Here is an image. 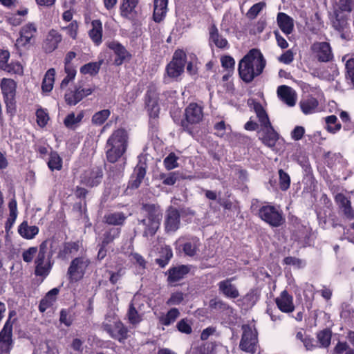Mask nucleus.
<instances>
[{
	"instance_id": "f257e3e1",
	"label": "nucleus",
	"mask_w": 354,
	"mask_h": 354,
	"mask_svg": "<svg viewBox=\"0 0 354 354\" xmlns=\"http://www.w3.org/2000/svg\"><path fill=\"white\" fill-rule=\"evenodd\" d=\"M266 61L259 50H250L239 63V74L245 83L251 82L261 75L266 66Z\"/></svg>"
},
{
	"instance_id": "f03ea898",
	"label": "nucleus",
	"mask_w": 354,
	"mask_h": 354,
	"mask_svg": "<svg viewBox=\"0 0 354 354\" xmlns=\"http://www.w3.org/2000/svg\"><path fill=\"white\" fill-rule=\"evenodd\" d=\"M128 133L124 129H118L111 133L105 147L109 162H117L125 153L128 146Z\"/></svg>"
},
{
	"instance_id": "7ed1b4c3",
	"label": "nucleus",
	"mask_w": 354,
	"mask_h": 354,
	"mask_svg": "<svg viewBox=\"0 0 354 354\" xmlns=\"http://www.w3.org/2000/svg\"><path fill=\"white\" fill-rule=\"evenodd\" d=\"M259 218L272 227L281 226L286 221L282 210L279 207L265 205L259 209Z\"/></svg>"
},
{
	"instance_id": "20e7f679",
	"label": "nucleus",
	"mask_w": 354,
	"mask_h": 354,
	"mask_svg": "<svg viewBox=\"0 0 354 354\" xmlns=\"http://www.w3.org/2000/svg\"><path fill=\"white\" fill-rule=\"evenodd\" d=\"M185 118L181 120L180 125L183 131L193 134V127L198 124L203 118L202 106L196 103H191L185 110Z\"/></svg>"
},
{
	"instance_id": "39448f33",
	"label": "nucleus",
	"mask_w": 354,
	"mask_h": 354,
	"mask_svg": "<svg viewBox=\"0 0 354 354\" xmlns=\"http://www.w3.org/2000/svg\"><path fill=\"white\" fill-rule=\"evenodd\" d=\"M242 330L240 348L246 353H254L258 344V333L256 328L254 326L246 324L242 326Z\"/></svg>"
},
{
	"instance_id": "423d86ee",
	"label": "nucleus",
	"mask_w": 354,
	"mask_h": 354,
	"mask_svg": "<svg viewBox=\"0 0 354 354\" xmlns=\"http://www.w3.org/2000/svg\"><path fill=\"white\" fill-rule=\"evenodd\" d=\"M51 259L52 257H49L48 252L39 248L38 254L35 261V273L37 276L46 277L48 275L53 265Z\"/></svg>"
},
{
	"instance_id": "0eeeda50",
	"label": "nucleus",
	"mask_w": 354,
	"mask_h": 354,
	"mask_svg": "<svg viewBox=\"0 0 354 354\" xmlns=\"http://www.w3.org/2000/svg\"><path fill=\"white\" fill-rule=\"evenodd\" d=\"M90 263L88 259L77 257L74 259L68 269L67 274L71 281H77L81 279Z\"/></svg>"
},
{
	"instance_id": "6e6552de",
	"label": "nucleus",
	"mask_w": 354,
	"mask_h": 354,
	"mask_svg": "<svg viewBox=\"0 0 354 354\" xmlns=\"http://www.w3.org/2000/svg\"><path fill=\"white\" fill-rule=\"evenodd\" d=\"M186 62V54L183 50H176L173 59L167 66V72L169 77H177L184 71Z\"/></svg>"
},
{
	"instance_id": "1a4fd4ad",
	"label": "nucleus",
	"mask_w": 354,
	"mask_h": 354,
	"mask_svg": "<svg viewBox=\"0 0 354 354\" xmlns=\"http://www.w3.org/2000/svg\"><path fill=\"white\" fill-rule=\"evenodd\" d=\"M36 33L37 27L34 24L28 23L22 26L19 31V37L17 39L15 43L17 49L19 50L32 44Z\"/></svg>"
},
{
	"instance_id": "9d476101",
	"label": "nucleus",
	"mask_w": 354,
	"mask_h": 354,
	"mask_svg": "<svg viewBox=\"0 0 354 354\" xmlns=\"http://www.w3.org/2000/svg\"><path fill=\"white\" fill-rule=\"evenodd\" d=\"M164 225L167 233H172L179 229L180 216L176 208L172 206L168 207L165 216Z\"/></svg>"
},
{
	"instance_id": "9b49d317",
	"label": "nucleus",
	"mask_w": 354,
	"mask_h": 354,
	"mask_svg": "<svg viewBox=\"0 0 354 354\" xmlns=\"http://www.w3.org/2000/svg\"><path fill=\"white\" fill-rule=\"evenodd\" d=\"M12 324L6 322L3 328L0 331V354H9L12 348Z\"/></svg>"
},
{
	"instance_id": "f8f14e48",
	"label": "nucleus",
	"mask_w": 354,
	"mask_h": 354,
	"mask_svg": "<svg viewBox=\"0 0 354 354\" xmlns=\"http://www.w3.org/2000/svg\"><path fill=\"white\" fill-rule=\"evenodd\" d=\"M311 49L321 62H328L333 58L331 47L328 42H315L312 45Z\"/></svg>"
},
{
	"instance_id": "ddd939ff",
	"label": "nucleus",
	"mask_w": 354,
	"mask_h": 354,
	"mask_svg": "<svg viewBox=\"0 0 354 354\" xmlns=\"http://www.w3.org/2000/svg\"><path fill=\"white\" fill-rule=\"evenodd\" d=\"M92 93L91 88H83L81 86H75L74 90H69L65 93V102L70 106H74Z\"/></svg>"
},
{
	"instance_id": "4468645a",
	"label": "nucleus",
	"mask_w": 354,
	"mask_h": 354,
	"mask_svg": "<svg viewBox=\"0 0 354 354\" xmlns=\"http://www.w3.org/2000/svg\"><path fill=\"white\" fill-rule=\"evenodd\" d=\"M158 93L155 87H149L145 97V104L151 118H156L160 112Z\"/></svg>"
},
{
	"instance_id": "2eb2a0df",
	"label": "nucleus",
	"mask_w": 354,
	"mask_h": 354,
	"mask_svg": "<svg viewBox=\"0 0 354 354\" xmlns=\"http://www.w3.org/2000/svg\"><path fill=\"white\" fill-rule=\"evenodd\" d=\"M103 328L112 338L118 340L120 342H123L127 338V328L121 322H115L113 325L104 324Z\"/></svg>"
},
{
	"instance_id": "dca6fc26",
	"label": "nucleus",
	"mask_w": 354,
	"mask_h": 354,
	"mask_svg": "<svg viewBox=\"0 0 354 354\" xmlns=\"http://www.w3.org/2000/svg\"><path fill=\"white\" fill-rule=\"evenodd\" d=\"M16 87V82L12 79L3 78L1 80V88L3 95L4 102L8 107L13 104Z\"/></svg>"
},
{
	"instance_id": "f3484780",
	"label": "nucleus",
	"mask_w": 354,
	"mask_h": 354,
	"mask_svg": "<svg viewBox=\"0 0 354 354\" xmlns=\"http://www.w3.org/2000/svg\"><path fill=\"white\" fill-rule=\"evenodd\" d=\"M102 176V169L99 167H95L85 171L81 176V182L86 186L93 187L101 183Z\"/></svg>"
},
{
	"instance_id": "a211bd4d",
	"label": "nucleus",
	"mask_w": 354,
	"mask_h": 354,
	"mask_svg": "<svg viewBox=\"0 0 354 354\" xmlns=\"http://www.w3.org/2000/svg\"><path fill=\"white\" fill-rule=\"evenodd\" d=\"M145 218L144 219L161 223L162 211L160 206L153 203H143L141 207Z\"/></svg>"
},
{
	"instance_id": "6ab92c4d",
	"label": "nucleus",
	"mask_w": 354,
	"mask_h": 354,
	"mask_svg": "<svg viewBox=\"0 0 354 354\" xmlns=\"http://www.w3.org/2000/svg\"><path fill=\"white\" fill-rule=\"evenodd\" d=\"M275 303L283 313H290L295 310L293 297L286 290L281 292L280 295L275 299Z\"/></svg>"
},
{
	"instance_id": "aec40b11",
	"label": "nucleus",
	"mask_w": 354,
	"mask_h": 354,
	"mask_svg": "<svg viewBox=\"0 0 354 354\" xmlns=\"http://www.w3.org/2000/svg\"><path fill=\"white\" fill-rule=\"evenodd\" d=\"M234 277L223 280L218 283V290L225 297L230 299H236L239 297V292L235 285L232 284Z\"/></svg>"
},
{
	"instance_id": "412c9836",
	"label": "nucleus",
	"mask_w": 354,
	"mask_h": 354,
	"mask_svg": "<svg viewBox=\"0 0 354 354\" xmlns=\"http://www.w3.org/2000/svg\"><path fill=\"white\" fill-rule=\"evenodd\" d=\"M335 201L339 207L342 210L345 217L349 220L354 218V210L351 207V203L344 194L342 193L336 194Z\"/></svg>"
},
{
	"instance_id": "4be33fe9",
	"label": "nucleus",
	"mask_w": 354,
	"mask_h": 354,
	"mask_svg": "<svg viewBox=\"0 0 354 354\" xmlns=\"http://www.w3.org/2000/svg\"><path fill=\"white\" fill-rule=\"evenodd\" d=\"M277 95L288 106H295L296 103V93L291 87L286 85L279 86L277 88Z\"/></svg>"
},
{
	"instance_id": "5701e85b",
	"label": "nucleus",
	"mask_w": 354,
	"mask_h": 354,
	"mask_svg": "<svg viewBox=\"0 0 354 354\" xmlns=\"http://www.w3.org/2000/svg\"><path fill=\"white\" fill-rule=\"evenodd\" d=\"M62 37L57 30H50L44 42V48L46 53H51L55 50L61 42Z\"/></svg>"
},
{
	"instance_id": "b1692460",
	"label": "nucleus",
	"mask_w": 354,
	"mask_h": 354,
	"mask_svg": "<svg viewBox=\"0 0 354 354\" xmlns=\"http://www.w3.org/2000/svg\"><path fill=\"white\" fill-rule=\"evenodd\" d=\"M146 175V165L145 163L137 165L135 167L131 180L129 183V187L137 189L140 185Z\"/></svg>"
},
{
	"instance_id": "393cba45",
	"label": "nucleus",
	"mask_w": 354,
	"mask_h": 354,
	"mask_svg": "<svg viewBox=\"0 0 354 354\" xmlns=\"http://www.w3.org/2000/svg\"><path fill=\"white\" fill-rule=\"evenodd\" d=\"M201 245L199 239L194 236L182 245V249L186 256L194 257L198 255Z\"/></svg>"
},
{
	"instance_id": "a878e982",
	"label": "nucleus",
	"mask_w": 354,
	"mask_h": 354,
	"mask_svg": "<svg viewBox=\"0 0 354 354\" xmlns=\"http://www.w3.org/2000/svg\"><path fill=\"white\" fill-rule=\"evenodd\" d=\"M109 48L112 49L116 55L114 63L117 66L121 65L124 60L129 58L130 55L125 48L118 42H111L109 44Z\"/></svg>"
},
{
	"instance_id": "bb28decb",
	"label": "nucleus",
	"mask_w": 354,
	"mask_h": 354,
	"mask_svg": "<svg viewBox=\"0 0 354 354\" xmlns=\"http://www.w3.org/2000/svg\"><path fill=\"white\" fill-rule=\"evenodd\" d=\"M168 0H154L153 1V20L160 23L166 16L167 12Z\"/></svg>"
},
{
	"instance_id": "cd10ccee",
	"label": "nucleus",
	"mask_w": 354,
	"mask_h": 354,
	"mask_svg": "<svg viewBox=\"0 0 354 354\" xmlns=\"http://www.w3.org/2000/svg\"><path fill=\"white\" fill-rule=\"evenodd\" d=\"M189 268L187 266L181 265L176 267H173L168 270L167 281L169 283H174L183 279L184 277L188 274Z\"/></svg>"
},
{
	"instance_id": "c85d7f7f",
	"label": "nucleus",
	"mask_w": 354,
	"mask_h": 354,
	"mask_svg": "<svg viewBox=\"0 0 354 354\" xmlns=\"http://www.w3.org/2000/svg\"><path fill=\"white\" fill-rule=\"evenodd\" d=\"M263 135L261 138L262 142L269 147H273L279 138L278 133L274 131L272 124L263 127Z\"/></svg>"
},
{
	"instance_id": "c756f323",
	"label": "nucleus",
	"mask_w": 354,
	"mask_h": 354,
	"mask_svg": "<svg viewBox=\"0 0 354 354\" xmlns=\"http://www.w3.org/2000/svg\"><path fill=\"white\" fill-rule=\"evenodd\" d=\"M277 24L280 29L286 35L290 34L294 28L292 18L283 12L277 15Z\"/></svg>"
},
{
	"instance_id": "7c9ffc66",
	"label": "nucleus",
	"mask_w": 354,
	"mask_h": 354,
	"mask_svg": "<svg viewBox=\"0 0 354 354\" xmlns=\"http://www.w3.org/2000/svg\"><path fill=\"white\" fill-rule=\"evenodd\" d=\"M59 292V290L57 288H54L46 293L39 305V310L41 313L45 312L48 308L53 306V303L56 301L57 295Z\"/></svg>"
},
{
	"instance_id": "2f4dec72",
	"label": "nucleus",
	"mask_w": 354,
	"mask_h": 354,
	"mask_svg": "<svg viewBox=\"0 0 354 354\" xmlns=\"http://www.w3.org/2000/svg\"><path fill=\"white\" fill-rule=\"evenodd\" d=\"M138 224L143 226L142 236L145 238L153 236L158 229L160 223L146 219L138 220Z\"/></svg>"
},
{
	"instance_id": "473e14b6",
	"label": "nucleus",
	"mask_w": 354,
	"mask_h": 354,
	"mask_svg": "<svg viewBox=\"0 0 354 354\" xmlns=\"http://www.w3.org/2000/svg\"><path fill=\"white\" fill-rule=\"evenodd\" d=\"M209 41L213 42L215 46L219 48L228 47L227 39L223 37L218 32V30L215 25H212L209 30Z\"/></svg>"
},
{
	"instance_id": "72a5a7b5",
	"label": "nucleus",
	"mask_w": 354,
	"mask_h": 354,
	"mask_svg": "<svg viewBox=\"0 0 354 354\" xmlns=\"http://www.w3.org/2000/svg\"><path fill=\"white\" fill-rule=\"evenodd\" d=\"M319 102L317 100L312 96H308L299 102V106L302 112L306 114H312L317 109Z\"/></svg>"
},
{
	"instance_id": "f704fd0d",
	"label": "nucleus",
	"mask_w": 354,
	"mask_h": 354,
	"mask_svg": "<svg viewBox=\"0 0 354 354\" xmlns=\"http://www.w3.org/2000/svg\"><path fill=\"white\" fill-rule=\"evenodd\" d=\"M127 217L123 212H115L106 214L103 217V221L111 225H122Z\"/></svg>"
},
{
	"instance_id": "c9c22d12",
	"label": "nucleus",
	"mask_w": 354,
	"mask_h": 354,
	"mask_svg": "<svg viewBox=\"0 0 354 354\" xmlns=\"http://www.w3.org/2000/svg\"><path fill=\"white\" fill-rule=\"evenodd\" d=\"M253 109L256 113L259 122L261 124V128L269 126L271 124L268 115L259 102H253Z\"/></svg>"
},
{
	"instance_id": "e433bc0d",
	"label": "nucleus",
	"mask_w": 354,
	"mask_h": 354,
	"mask_svg": "<svg viewBox=\"0 0 354 354\" xmlns=\"http://www.w3.org/2000/svg\"><path fill=\"white\" fill-rule=\"evenodd\" d=\"M92 28L89 30L88 35L91 39L96 44L102 42V25L100 20H93L91 23Z\"/></svg>"
},
{
	"instance_id": "4c0bfd02",
	"label": "nucleus",
	"mask_w": 354,
	"mask_h": 354,
	"mask_svg": "<svg viewBox=\"0 0 354 354\" xmlns=\"http://www.w3.org/2000/svg\"><path fill=\"white\" fill-rule=\"evenodd\" d=\"M19 234L26 239H33L39 232V228L37 226H29L26 221H24L19 227Z\"/></svg>"
},
{
	"instance_id": "58836bf2",
	"label": "nucleus",
	"mask_w": 354,
	"mask_h": 354,
	"mask_svg": "<svg viewBox=\"0 0 354 354\" xmlns=\"http://www.w3.org/2000/svg\"><path fill=\"white\" fill-rule=\"evenodd\" d=\"M335 19L333 21V27L336 30H344L348 28V18L345 12L334 11Z\"/></svg>"
},
{
	"instance_id": "ea45409f",
	"label": "nucleus",
	"mask_w": 354,
	"mask_h": 354,
	"mask_svg": "<svg viewBox=\"0 0 354 354\" xmlns=\"http://www.w3.org/2000/svg\"><path fill=\"white\" fill-rule=\"evenodd\" d=\"M59 245V241L57 239L53 237L44 241L39 245V248L48 252L49 254V257H53V255L56 252Z\"/></svg>"
},
{
	"instance_id": "a19ab883",
	"label": "nucleus",
	"mask_w": 354,
	"mask_h": 354,
	"mask_svg": "<svg viewBox=\"0 0 354 354\" xmlns=\"http://www.w3.org/2000/svg\"><path fill=\"white\" fill-rule=\"evenodd\" d=\"M55 70L50 68L46 73L43 79L41 89L43 92L48 93L52 91L55 82Z\"/></svg>"
},
{
	"instance_id": "79ce46f5",
	"label": "nucleus",
	"mask_w": 354,
	"mask_h": 354,
	"mask_svg": "<svg viewBox=\"0 0 354 354\" xmlns=\"http://www.w3.org/2000/svg\"><path fill=\"white\" fill-rule=\"evenodd\" d=\"M179 315V310L176 308H173L167 314L160 316L159 322L162 325L169 326L176 321Z\"/></svg>"
},
{
	"instance_id": "37998d69",
	"label": "nucleus",
	"mask_w": 354,
	"mask_h": 354,
	"mask_svg": "<svg viewBox=\"0 0 354 354\" xmlns=\"http://www.w3.org/2000/svg\"><path fill=\"white\" fill-rule=\"evenodd\" d=\"M316 337L319 343V347L328 348L330 346L332 337V333L330 329L325 328L319 331Z\"/></svg>"
},
{
	"instance_id": "c03bdc74",
	"label": "nucleus",
	"mask_w": 354,
	"mask_h": 354,
	"mask_svg": "<svg viewBox=\"0 0 354 354\" xmlns=\"http://www.w3.org/2000/svg\"><path fill=\"white\" fill-rule=\"evenodd\" d=\"M47 164L51 171H59L62 168V159L57 152L52 151L49 154V160Z\"/></svg>"
},
{
	"instance_id": "a18cd8bd",
	"label": "nucleus",
	"mask_w": 354,
	"mask_h": 354,
	"mask_svg": "<svg viewBox=\"0 0 354 354\" xmlns=\"http://www.w3.org/2000/svg\"><path fill=\"white\" fill-rule=\"evenodd\" d=\"M345 68L346 82L352 88H354V57L346 61Z\"/></svg>"
},
{
	"instance_id": "49530a36",
	"label": "nucleus",
	"mask_w": 354,
	"mask_h": 354,
	"mask_svg": "<svg viewBox=\"0 0 354 354\" xmlns=\"http://www.w3.org/2000/svg\"><path fill=\"white\" fill-rule=\"evenodd\" d=\"M84 113L82 111L75 116L74 113H69L64 119V124L66 127L73 129L82 121Z\"/></svg>"
},
{
	"instance_id": "de8ad7c7",
	"label": "nucleus",
	"mask_w": 354,
	"mask_h": 354,
	"mask_svg": "<svg viewBox=\"0 0 354 354\" xmlns=\"http://www.w3.org/2000/svg\"><path fill=\"white\" fill-rule=\"evenodd\" d=\"M354 5L353 0H335V10L350 13Z\"/></svg>"
},
{
	"instance_id": "09e8293b",
	"label": "nucleus",
	"mask_w": 354,
	"mask_h": 354,
	"mask_svg": "<svg viewBox=\"0 0 354 354\" xmlns=\"http://www.w3.org/2000/svg\"><path fill=\"white\" fill-rule=\"evenodd\" d=\"M120 233V229L118 227H111L106 231L103 235V240L102 241L103 246H106L113 242L115 239L119 236Z\"/></svg>"
},
{
	"instance_id": "8fccbe9b",
	"label": "nucleus",
	"mask_w": 354,
	"mask_h": 354,
	"mask_svg": "<svg viewBox=\"0 0 354 354\" xmlns=\"http://www.w3.org/2000/svg\"><path fill=\"white\" fill-rule=\"evenodd\" d=\"M138 3V0H123L120 6L121 15L128 17L135 9Z\"/></svg>"
},
{
	"instance_id": "3c124183",
	"label": "nucleus",
	"mask_w": 354,
	"mask_h": 354,
	"mask_svg": "<svg viewBox=\"0 0 354 354\" xmlns=\"http://www.w3.org/2000/svg\"><path fill=\"white\" fill-rule=\"evenodd\" d=\"M161 253V257L156 259V261L160 267L164 268L172 257L173 252L169 246H166L162 248Z\"/></svg>"
},
{
	"instance_id": "603ef678",
	"label": "nucleus",
	"mask_w": 354,
	"mask_h": 354,
	"mask_svg": "<svg viewBox=\"0 0 354 354\" xmlns=\"http://www.w3.org/2000/svg\"><path fill=\"white\" fill-rule=\"evenodd\" d=\"M101 62H90L84 64L80 68V73L82 74L96 75L100 68Z\"/></svg>"
},
{
	"instance_id": "864d4df0",
	"label": "nucleus",
	"mask_w": 354,
	"mask_h": 354,
	"mask_svg": "<svg viewBox=\"0 0 354 354\" xmlns=\"http://www.w3.org/2000/svg\"><path fill=\"white\" fill-rule=\"evenodd\" d=\"M159 179L162 180L164 185L171 186L179 180V175L176 172L161 173L159 175Z\"/></svg>"
},
{
	"instance_id": "5fc2aeb1",
	"label": "nucleus",
	"mask_w": 354,
	"mask_h": 354,
	"mask_svg": "<svg viewBox=\"0 0 354 354\" xmlns=\"http://www.w3.org/2000/svg\"><path fill=\"white\" fill-rule=\"evenodd\" d=\"M337 117L333 115L326 118V129L329 132L335 133L340 130L342 125L340 123H337Z\"/></svg>"
},
{
	"instance_id": "6e6d98bb",
	"label": "nucleus",
	"mask_w": 354,
	"mask_h": 354,
	"mask_svg": "<svg viewBox=\"0 0 354 354\" xmlns=\"http://www.w3.org/2000/svg\"><path fill=\"white\" fill-rule=\"evenodd\" d=\"M109 109H104L95 113L92 117V122L96 125L102 124L110 115Z\"/></svg>"
},
{
	"instance_id": "4d7b16f0",
	"label": "nucleus",
	"mask_w": 354,
	"mask_h": 354,
	"mask_svg": "<svg viewBox=\"0 0 354 354\" xmlns=\"http://www.w3.org/2000/svg\"><path fill=\"white\" fill-rule=\"evenodd\" d=\"M209 307L212 310H215L220 312L230 309V306L228 304H227L225 302L218 298H214L210 299Z\"/></svg>"
},
{
	"instance_id": "13d9d810",
	"label": "nucleus",
	"mask_w": 354,
	"mask_h": 354,
	"mask_svg": "<svg viewBox=\"0 0 354 354\" xmlns=\"http://www.w3.org/2000/svg\"><path fill=\"white\" fill-rule=\"evenodd\" d=\"M65 72L67 75L61 82V88H66L68 83L75 78L76 75V71L71 66H65Z\"/></svg>"
},
{
	"instance_id": "bf43d9fd",
	"label": "nucleus",
	"mask_w": 354,
	"mask_h": 354,
	"mask_svg": "<svg viewBox=\"0 0 354 354\" xmlns=\"http://www.w3.org/2000/svg\"><path fill=\"white\" fill-rule=\"evenodd\" d=\"M79 244L76 242H68L64 244V249L59 252V256L66 257V255L77 252Z\"/></svg>"
},
{
	"instance_id": "052dcab7",
	"label": "nucleus",
	"mask_w": 354,
	"mask_h": 354,
	"mask_svg": "<svg viewBox=\"0 0 354 354\" xmlns=\"http://www.w3.org/2000/svg\"><path fill=\"white\" fill-rule=\"evenodd\" d=\"M279 186L281 190L286 191L290 187V178L283 169L279 170Z\"/></svg>"
},
{
	"instance_id": "680f3d73",
	"label": "nucleus",
	"mask_w": 354,
	"mask_h": 354,
	"mask_svg": "<svg viewBox=\"0 0 354 354\" xmlns=\"http://www.w3.org/2000/svg\"><path fill=\"white\" fill-rule=\"evenodd\" d=\"M266 7V3L259 2L253 5L248 11L246 15L250 19H254L259 12Z\"/></svg>"
},
{
	"instance_id": "e2e57ef3",
	"label": "nucleus",
	"mask_w": 354,
	"mask_h": 354,
	"mask_svg": "<svg viewBox=\"0 0 354 354\" xmlns=\"http://www.w3.org/2000/svg\"><path fill=\"white\" fill-rule=\"evenodd\" d=\"M125 167V163H120L111 166L109 168V176H112L113 179L120 178L122 176Z\"/></svg>"
},
{
	"instance_id": "0e129e2a",
	"label": "nucleus",
	"mask_w": 354,
	"mask_h": 354,
	"mask_svg": "<svg viewBox=\"0 0 354 354\" xmlns=\"http://www.w3.org/2000/svg\"><path fill=\"white\" fill-rule=\"evenodd\" d=\"M177 160L178 158L174 153H169L164 160V165L166 169L167 170H171L177 167Z\"/></svg>"
},
{
	"instance_id": "69168bd1",
	"label": "nucleus",
	"mask_w": 354,
	"mask_h": 354,
	"mask_svg": "<svg viewBox=\"0 0 354 354\" xmlns=\"http://www.w3.org/2000/svg\"><path fill=\"white\" fill-rule=\"evenodd\" d=\"M127 315L129 322L133 324H138L141 320L140 316L136 310L133 304H130Z\"/></svg>"
},
{
	"instance_id": "338daca9",
	"label": "nucleus",
	"mask_w": 354,
	"mask_h": 354,
	"mask_svg": "<svg viewBox=\"0 0 354 354\" xmlns=\"http://www.w3.org/2000/svg\"><path fill=\"white\" fill-rule=\"evenodd\" d=\"M37 247H30L22 253V259L26 263H30L38 252Z\"/></svg>"
},
{
	"instance_id": "774afa93",
	"label": "nucleus",
	"mask_w": 354,
	"mask_h": 354,
	"mask_svg": "<svg viewBox=\"0 0 354 354\" xmlns=\"http://www.w3.org/2000/svg\"><path fill=\"white\" fill-rule=\"evenodd\" d=\"M37 122L39 126L43 127L47 124L49 118L48 114L43 109H38L36 112Z\"/></svg>"
}]
</instances>
